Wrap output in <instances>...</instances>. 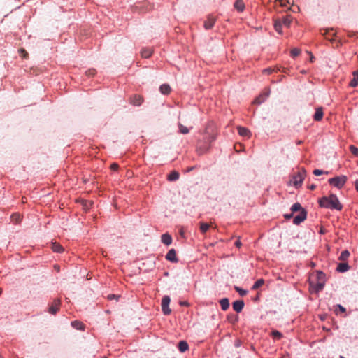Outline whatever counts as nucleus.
Masks as SVG:
<instances>
[{
  "label": "nucleus",
  "mask_w": 358,
  "mask_h": 358,
  "mask_svg": "<svg viewBox=\"0 0 358 358\" xmlns=\"http://www.w3.org/2000/svg\"><path fill=\"white\" fill-rule=\"evenodd\" d=\"M320 206L326 208L336 209L341 210L343 208L335 194H331L329 196H324L320 200Z\"/></svg>",
  "instance_id": "nucleus-1"
},
{
  "label": "nucleus",
  "mask_w": 358,
  "mask_h": 358,
  "mask_svg": "<svg viewBox=\"0 0 358 358\" xmlns=\"http://www.w3.org/2000/svg\"><path fill=\"white\" fill-rule=\"evenodd\" d=\"M346 181L347 177L345 176H337L335 178H330L329 180V182L330 185L338 188H341L342 187H343Z\"/></svg>",
  "instance_id": "nucleus-2"
},
{
  "label": "nucleus",
  "mask_w": 358,
  "mask_h": 358,
  "mask_svg": "<svg viewBox=\"0 0 358 358\" xmlns=\"http://www.w3.org/2000/svg\"><path fill=\"white\" fill-rule=\"evenodd\" d=\"M306 177V171L304 169H301L298 172V173L293 177V184L295 187L301 185L303 182L304 178Z\"/></svg>",
  "instance_id": "nucleus-3"
},
{
  "label": "nucleus",
  "mask_w": 358,
  "mask_h": 358,
  "mask_svg": "<svg viewBox=\"0 0 358 358\" xmlns=\"http://www.w3.org/2000/svg\"><path fill=\"white\" fill-rule=\"evenodd\" d=\"M170 301L171 299L168 296H164L162 300V309L164 314L166 315H169L171 312V310L169 307Z\"/></svg>",
  "instance_id": "nucleus-4"
},
{
  "label": "nucleus",
  "mask_w": 358,
  "mask_h": 358,
  "mask_svg": "<svg viewBox=\"0 0 358 358\" xmlns=\"http://www.w3.org/2000/svg\"><path fill=\"white\" fill-rule=\"evenodd\" d=\"M61 301L59 299H55L49 307L48 312L52 315H55L59 310Z\"/></svg>",
  "instance_id": "nucleus-5"
},
{
  "label": "nucleus",
  "mask_w": 358,
  "mask_h": 358,
  "mask_svg": "<svg viewBox=\"0 0 358 358\" xmlns=\"http://www.w3.org/2000/svg\"><path fill=\"white\" fill-rule=\"evenodd\" d=\"M306 217H307V212L305 209H302L300 212H299V214L298 215H296V217H294V220H293V223L294 224H301L302 222H303L306 219Z\"/></svg>",
  "instance_id": "nucleus-6"
},
{
  "label": "nucleus",
  "mask_w": 358,
  "mask_h": 358,
  "mask_svg": "<svg viewBox=\"0 0 358 358\" xmlns=\"http://www.w3.org/2000/svg\"><path fill=\"white\" fill-rule=\"evenodd\" d=\"M216 22V17L213 15H208L207 19L204 22V28L206 29H210L214 26Z\"/></svg>",
  "instance_id": "nucleus-7"
},
{
  "label": "nucleus",
  "mask_w": 358,
  "mask_h": 358,
  "mask_svg": "<svg viewBox=\"0 0 358 358\" xmlns=\"http://www.w3.org/2000/svg\"><path fill=\"white\" fill-rule=\"evenodd\" d=\"M269 94L270 90L265 89L264 91L255 99L254 103L257 104H260L263 103L268 97Z\"/></svg>",
  "instance_id": "nucleus-8"
},
{
  "label": "nucleus",
  "mask_w": 358,
  "mask_h": 358,
  "mask_svg": "<svg viewBox=\"0 0 358 358\" xmlns=\"http://www.w3.org/2000/svg\"><path fill=\"white\" fill-rule=\"evenodd\" d=\"M129 103L134 106H139L143 102V98L138 94H135L133 96L130 97Z\"/></svg>",
  "instance_id": "nucleus-9"
},
{
  "label": "nucleus",
  "mask_w": 358,
  "mask_h": 358,
  "mask_svg": "<svg viewBox=\"0 0 358 358\" xmlns=\"http://www.w3.org/2000/svg\"><path fill=\"white\" fill-rule=\"evenodd\" d=\"M166 259L172 262H177L178 258L176 257V252L174 249H171L166 255Z\"/></svg>",
  "instance_id": "nucleus-10"
},
{
  "label": "nucleus",
  "mask_w": 358,
  "mask_h": 358,
  "mask_svg": "<svg viewBox=\"0 0 358 358\" xmlns=\"http://www.w3.org/2000/svg\"><path fill=\"white\" fill-rule=\"evenodd\" d=\"M243 307L244 302L242 300L236 301L233 303V309L237 313L241 312Z\"/></svg>",
  "instance_id": "nucleus-11"
},
{
  "label": "nucleus",
  "mask_w": 358,
  "mask_h": 358,
  "mask_svg": "<svg viewBox=\"0 0 358 358\" xmlns=\"http://www.w3.org/2000/svg\"><path fill=\"white\" fill-rule=\"evenodd\" d=\"M237 129L239 135H241V136L249 138L251 135L250 131L247 128L238 127Z\"/></svg>",
  "instance_id": "nucleus-12"
},
{
  "label": "nucleus",
  "mask_w": 358,
  "mask_h": 358,
  "mask_svg": "<svg viewBox=\"0 0 358 358\" xmlns=\"http://www.w3.org/2000/svg\"><path fill=\"white\" fill-rule=\"evenodd\" d=\"M161 241L166 245H169L172 243V237L169 234H164L162 236Z\"/></svg>",
  "instance_id": "nucleus-13"
},
{
  "label": "nucleus",
  "mask_w": 358,
  "mask_h": 358,
  "mask_svg": "<svg viewBox=\"0 0 358 358\" xmlns=\"http://www.w3.org/2000/svg\"><path fill=\"white\" fill-rule=\"evenodd\" d=\"M349 268H350V267H349L348 263L342 262V263H339L338 264L336 270L338 272L343 273V272L348 271Z\"/></svg>",
  "instance_id": "nucleus-14"
},
{
  "label": "nucleus",
  "mask_w": 358,
  "mask_h": 358,
  "mask_svg": "<svg viewBox=\"0 0 358 358\" xmlns=\"http://www.w3.org/2000/svg\"><path fill=\"white\" fill-rule=\"evenodd\" d=\"M353 78L350 82V86L355 87L358 85V71H355L352 73Z\"/></svg>",
  "instance_id": "nucleus-15"
},
{
  "label": "nucleus",
  "mask_w": 358,
  "mask_h": 358,
  "mask_svg": "<svg viewBox=\"0 0 358 358\" xmlns=\"http://www.w3.org/2000/svg\"><path fill=\"white\" fill-rule=\"evenodd\" d=\"M323 117V109L320 107L316 109L315 113L314 115V120L315 121H320Z\"/></svg>",
  "instance_id": "nucleus-16"
},
{
  "label": "nucleus",
  "mask_w": 358,
  "mask_h": 358,
  "mask_svg": "<svg viewBox=\"0 0 358 358\" xmlns=\"http://www.w3.org/2000/svg\"><path fill=\"white\" fill-rule=\"evenodd\" d=\"M280 20L281 21L282 25L289 27L292 22V17L291 15H286Z\"/></svg>",
  "instance_id": "nucleus-17"
},
{
  "label": "nucleus",
  "mask_w": 358,
  "mask_h": 358,
  "mask_svg": "<svg viewBox=\"0 0 358 358\" xmlns=\"http://www.w3.org/2000/svg\"><path fill=\"white\" fill-rule=\"evenodd\" d=\"M160 92L163 94H169L171 91V87L168 84H163L159 87Z\"/></svg>",
  "instance_id": "nucleus-18"
},
{
  "label": "nucleus",
  "mask_w": 358,
  "mask_h": 358,
  "mask_svg": "<svg viewBox=\"0 0 358 358\" xmlns=\"http://www.w3.org/2000/svg\"><path fill=\"white\" fill-rule=\"evenodd\" d=\"M51 245H52L51 246L52 250L55 252L60 253V252H63V250H64L63 247L59 243H57L56 242L52 243Z\"/></svg>",
  "instance_id": "nucleus-19"
},
{
  "label": "nucleus",
  "mask_w": 358,
  "mask_h": 358,
  "mask_svg": "<svg viewBox=\"0 0 358 358\" xmlns=\"http://www.w3.org/2000/svg\"><path fill=\"white\" fill-rule=\"evenodd\" d=\"M178 127L179 132L182 134H187L189 132L190 129L192 128V127L188 128L186 126L183 125L181 122H178Z\"/></svg>",
  "instance_id": "nucleus-20"
},
{
  "label": "nucleus",
  "mask_w": 358,
  "mask_h": 358,
  "mask_svg": "<svg viewBox=\"0 0 358 358\" xmlns=\"http://www.w3.org/2000/svg\"><path fill=\"white\" fill-rule=\"evenodd\" d=\"M220 304L223 310H227L229 308V301L227 298L222 299L220 301Z\"/></svg>",
  "instance_id": "nucleus-21"
},
{
  "label": "nucleus",
  "mask_w": 358,
  "mask_h": 358,
  "mask_svg": "<svg viewBox=\"0 0 358 358\" xmlns=\"http://www.w3.org/2000/svg\"><path fill=\"white\" fill-rule=\"evenodd\" d=\"M234 7L238 11L242 12L245 8V4L242 0H237L234 3Z\"/></svg>",
  "instance_id": "nucleus-22"
},
{
  "label": "nucleus",
  "mask_w": 358,
  "mask_h": 358,
  "mask_svg": "<svg viewBox=\"0 0 358 358\" xmlns=\"http://www.w3.org/2000/svg\"><path fill=\"white\" fill-rule=\"evenodd\" d=\"M152 53V50L150 48H145L142 49L141 54V56L144 58H148L151 56Z\"/></svg>",
  "instance_id": "nucleus-23"
},
{
  "label": "nucleus",
  "mask_w": 358,
  "mask_h": 358,
  "mask_svg": "<svg viewBox=\"0 0 358 358\" xmlns=\"http://www.w3.org/2000/svg\"><path fill=\"white\" fill-rule=\"evenodd\" d=\"M71 325L73 328L78 330H84L85 325L80 321L75 320L71 322Z\"/></svg>",
  "instance_id": "nucleus-24"
},
{
  "label": "nucleus",
  "mask_w": 358,
  "mask_h": 358,
  "mask_svg": "<svg viewBox=\"0 0 358 358\" xmlns=\"http://www.w3.org/2000/svg\"><path fill=\"white\" fill-rule=\"evenodd\" d=\"M178 349L181 352H184L188 350V344L185 341H181L178 343Z\"/></svg>",
  "instance_id": "nucleus-25"
},
{
  "label": "nucleus",
  "mask_w": 358,
  "mask_h": 358,
  "mask_svg": "<svg viewBox=\"0 0 358 358\" xmlns=\"http://www.w3.org/2000/svg\"><path fill=\"white\" fill-rule=\"evenodd\" d=\"M180 174L178 172L173 171L170 173L168 176V180L169 181H175L179 178Z\"/></svg>",
  "instance_id": "nucleus-26"
},
{
  "label": "nucleus",
  "mask_w": 358,
  "mask_h": 358,
  "mask_svg": "<svg viewBox=\"0 0 358 358\" xmlns=\"http://www.w3.org/2000/svg\"><path fill=\"white\" fill-rule=\"evenodd\" d=\"M210 224L204 222H200V230L202 234H205L210 227Z\"/></svg>",
  "instance_id": "nucleus-27"
},
{
  "label": "nucleus",
  "mask_w": 358,
  "mask_h": 358,
  "mask_svg": "<svg viewBox=\"0 0 358 358\" xmlns=\"http://www.w3.org/2000/svg\"><path fill=\"white\" fill-rule=\"evenodd\" d=\"M264 284V280L263 279H259L257 280L255 284L253 285L252 289H257L260 287H262Z\"/></svg>",
  "instance_id": "nucleus-28"
},
{
  "label": "nucleus",
  "mask_w": 358,
  "mask_h": 358,
  "mask_svg": "<svg viewBox=\"0 0 358 358\" xmlns=\"http://www.w3.org/2000/svg\"><path fill=\"white\" fill-rule=\"evenodd\" d=\"M275 29L277 32L281 34L282 33V22L280 20H276L274 24Z\"/></svg>",
  "instance_id": "nucleus-29"
},
{
  "label": "nucleus",
  "mask_w": 358,
  "mask_h": 358,
  "mask_svg": "<svg viewBox=\"0 0 358 358\" xmlns=\"http://www.w3.org/2000/svg\"><path fill=\"white\" fill-rule=\"evenodd\" d=\"M302 209H303L301 204L299 203H295L294 204L292 205V208H291V210L292 213H295V212H297V211H301Z\"/></svg>",
  "instance_id": "nucleus-30"
},
{
  "label": "nucleus",
  "mask_w": 358,
  "mask_h": 358,
  "mask_svg": "<svg viewBox=\"0 0 358 358\" xmlns=\"http://www.w3.org/2000/svg\"><path fill=\"white\" fill-rule=\"evenodd\" d=\"M349 256H350V252L348 250H343V251H342V252L339 257V259L341 261H345L348 259Z\"/></svg>",
  "instance_id": "nucleus-31"
},
{
  "label": "nucleus",
  "mask_w": 358,
  "mask_h": 358,
  "mask_svg": "<svg viewBox=\"0 0 358 358\" xmlns=\"http://www.w3.org/2000/svg\"><path fill=\"white\" fill-rule=\"evenodd\" d=\"M11 220L15 223H18L21 221L22 217L20 214L19 213H14L11 215Z\"/></svg>",
  "instance_id": "nucleus-32"
},
{
  "label": "nucleus",
  "mask_w": 358,
  "mask_h": 358,
  "mask_svg": "<svg viewBox=\"0 0 358 358\" xmlns=\"http://www.w3.org/2000/svg\"><path fill=\"white\" fill-rule=\"evenodd\" d=\"M234 289L235 290L239 293V294L241 296H243L247 294L248 292L245 289H243L242 288L239 287H237V286H235L234 287Z\"/></svg>",
  "instance_id": "nucleus-33"
},
{
  "label": "nucleus",
  "mask_w": 358,
  "mask_h": 358,
  "mask_svg": "<svg viewBox=\"0 0 358 358\" xmlns=\"http://www.w3.org/2000/svg\"><path fill=\"white\" fill-rule=\"evenodd\" d=\"M271 335L275 339H280L282 336V334L278 331H273Z\"/></svg>",
  "instance_id": "nucleus-34"
},
{
  "label": "nucleus",
  "mask_w": 358,
  "mask_h": 358,
  "mask_svg": "<svg viewBox=\"0 0 358 358\" xmlns=\"http://www.w3.org/2000/svg\"><path fill=\"white\" fill-rule=\"evenodd\" d=\"M350 150L351 152V153L355 156H357L358 155V148L357 147H355V145H350Z\"/></svg>",
  "instance_id": "nucleus-35"
},
{
  "label": "nucleus",
  "mask_w": 358,
  "mask_h": 358,
  "mask_svg": "<svg viewBox=\"0 0 358 358\" xmlns=\"http://www.w3.org/2000/svg\"><path fill=\"white\" fill-rule=\"evenodd\" d=\"M301 52V50L298 48H294L291 50V55L293 57H297Z\"/></svg>",
  "instance_id": "nucleus-36"
},
{
  "label": "nucleus",
  "mask_w": 358,
  "mask_h": 358,
  "mask_svg": "<svg viewBox=\"0 0 358 358\" xmlns=\"http://www.w3.org/2000/svg\"><path fill=\"white\" fill-rule=\"evenodd\" d=\"M19 52H20V53L21 54V56L23 58H27L28 53L26 52V50L24 49L21 48V49L19 50Z\"/></svg>",
  "instance_id": "nucleus-37"
},
{
  "label": "nucleus",
  "mask_w": 358,
  "mask_h": 358,
  "mask_svg": "<svg viewBox=\"0 0 358 358\" xmlns=\"http://www.w3.org/2000/svg\"><path fill=\"white\" fill-rule=\"evenodd\" d=\"M329 31H330L329 30H327V31H325V32H324V33H323L322 34L325 36V38H326L327 39H328V40H329V41H333V40H334L333 37L329 38V37L328 36V35H329ZM334 35H335V34H334V33H333V34H332V36H334Z\"/></svg>",
  "instance_id": "nucleus-38"
},
{
  "label": "nucleus",
  "mask_w": 358,
  "mask_h": 358,
  "mask_svg": "<svg viewBox=\"0 0 358 358\" xmlns=\"http://www.w3.org/2000/svg\"><path fill=\"white\" fill-rule=\"evenodd\" d=\"M96 73V70L94 69H89L86 71V74L88 76H93Z\"/></svg>",
  "instance_id": "nucleus-39"
},
{
  "label": "nucleus",
  "mask_w": 358,
  "mask_h": 358,
  "mask_svg": "<svg viewBox=\"0 0 358 358\" xmlns=\"http://www.w3.org/2000/svg\"><path fill=\"white\" fill-rule=\"evenodd\" d=\"M324 287V283L323 282H318L317 284V287H316V289L317 291H320L323 289Z\"/></svg>",
  "instance_id": "nucleus-40"
},
{
  "label": "nucleus",
  "mask_w": 358,
  "mask_h": 358,
  "mask_svg": "<svg viewBox=\"0 0 358 358\" xmlns=\"http://www.w3.org/2000/svg\"><path fill=\"white\" fill-rule=\"evenodd\" d=\"M119 168V165L116 163H113L110 165V169L113 171H117Z\"/></svg>",
  "instance_id": "nucleus-41"
},
{
  "label": "nucleus",
  "mask_w": 358,
  "mask_h": 358,
  "mask_svg": "<svg viewBox=\"0 0 358 358\" xmlns=\"http://www.w3.org/2000/svg\"><path fill=\"white\" fill-rule=\"evenodd\" d=\"M313 173H314V175L317 176L322 175L323 173V171L322 170H320V169H315L313 171Z\"/></svg>",
  "instance_id": "nucleus-42"
},
{
  "label": "nucleus",
  "mask_w": 358,
  "mask_h": 358,
  "mask_svg": "<svg viewBox=\"0 0 358 358\" xmlns=\"http://www.w3.org/2000/svg\"><path fill=\"white\" fill-rule=\"evenodd\" d=\"M119 297V296L117 295H115V294H109L108 296V299L109 300H113V299H117V298Z\"/></svg>",
  "instance_id": "nucleus-43"
},
{
  "label": "nucleus",
  "mask_w": 358,
  "mask_h": 358,
  "mask_svg": "<svg viewBox=\"0 0 358 358\" xmlns=\"http://www.w3.org/2000/svg\"><path fill=\"white\" fill-rule=\"evenodd\" d=\"M273 71V69H271V68H268V69H266L263 71L264 73H271Z\"/></svg>",
  "instance_id": "nucleus-44"
},
{
  "label": "nucleus",
  "mask_w": 358,
  "mask_h": 358,
  "mask_svg": "<svg viewBox=\"0 0 358 358\" xmlns=\"http://www.w3.org/2000/svg\"><path fill=\"white\" fill-rule=\"evenodd\" d=\"M241 241H240L239 240H238V241H236L235 242V245H236V247L239 248V247L241 246Z\"/></svg>",
  "instance_id": "nucleus-45"
},
{
  "label": "nucleus",
  "mask_w": 358,
  "mask_h": 358,
  "mask_svg": "<svg viewBox=\"0 0 358 358\" xmlns=\"http://www.w3.org/2000/svg\"><path fill=\"white\" fill-rule=\"evenodd\" d=\"M292 217V214H289V215L286 214V215H285V219H287V220L290 219Z\"/></svg>",
  "instance_id": "nucleus-46"
},
{
  "label": "nucleus",
  "mask_w": 358,
  "mask_h": 358,
  "mask_svg": "<svg viewBox=\"0 0 358 358\" xmlns=\"http://www.w3.org/2000/svg\"><path fill=\"white\" fill-rule=\"evenodd\" d=\"M215 139V134H212V136H210V141H213Z\"/></svg>",
  "instance_id": "nucleus-47"
},
{
  "label": "nucleus",
  "mask_w": 358,
  "mask_h": 358,
  "mask_svg": "<svg viewBox=\"0 0 358 358\" xmlns=\"http://www.w3.org/2000/svg\"><path fill=\"white\" fill-rule=\"evenodd\" d=\"M285 2L289 3L288 0H282L281 1V5H282V6L285 5Z\"/></svg>",
  "instance_id": "nucleus-48"
},
{
  "label": "nucleus",
  "mask_w": 358,
  "mask_h": 358,
  "mask_svg": "<svg viewBox=\"0 0 358 358\" xmlns=\"http://www.w3.org/2000/svg\"><path fill=\"white\" fill-rule=\"evenodd\" d=\"M338 306H339L340 310H341L342 312H345V308H343V306H340V305H339Z\"/></svg>",
  "instance_id": "nucleus-49"
},
{
  "label": "nucleus",
  "mask_w": 358,
  "mask_h": 358,
  "mask_svg": "<svg viewBox=\"0 0 358 358\" xmlns=\"http://www.w3.org/2000/svg\"><path fill=\"white\" fill-rule=\"evenodd\" d=\"M315 185H312L310 187V189H315Z\"/></svg>",
  "instance_id": "nucleus-50"
},
{
  "label": "nucleus",
  "mask_w": 358,
  "mask_h": 358,
  "mask_svg": "<svg viewBox=\"0 0 358 358\" xmlns=\"http://www.w3.org/2000/svg\"><path fill=\"white\" fill-rule=\"evenodd\" d=\"M321 275H324L323 273L322 272H320L318 273V278H320V276Z\"/></svg>",
  "instance_id": "nucleus-51"
},
{
  "label": "nucleus",
  "mask_w": 358,
  "mask_h": 358,
  "mask_svg": "<svg viewBox=\"0 0 358 358\" xmlns=\"http://www.w3.org/2000/svg\"><path fill=\"white\" fill-rule=\"evenodd\" d=\"M280 71V69H279ZM281 71L284 72V73H287V69L285 68H282V69L281 70Z\"/></svg>",
  "instance_id": "nucleus-52"
},
{
  "label": "nucleus",
  "mask_w": 358,
  "mask_h": 358,
  "mask_svg": "<svg viewBox=\"0 0 358 358\" xmlns=\"http://www.w3.org/2000/svg\"><path fill=\"white\" fill-rule=\"evenodd\" d=\"M355 186H356V189L358 192V180L356 182Z\"/></svg>",
  "instance_id": "nucleus-53"
},
{
  "label": "nucleus",
  "mask_w": 358,
  "mask_h": 358,
  "mask_svg": "<svg viewBox=\"0 0 358 358\" xmlns=\"http://www.w3.org/2000/svg\"><path fill=\"white\" fill-rule=\"evenodd\" d=\"M193 169H194V167H189V168H188L187 171H192Z\"/></svg>",
  "instance_id": "nucleus-54"
},
{
  "label": "nucleus",
  "mask_w": 358,
  "mask_h": 358,
  "mask_svg": "<svg viewBox=\"0 0 358 358\" xmlns=\"http://www.w3.org/2000/svg\"><path fill=\"white\" fill-rule=\"evenodd\" d=\"M313 59H314V57L311 55V57H310V61H311V62H313Z\"/></svg>",
  "instance_id": "nucleus-55"
},
{
  "label": "nucleus",
  "mask_w": 358,
  "mask_h": 358,
  "mask_svg": "<svg viewBox=\"0 0 358 358\" xmlns=\"http://www.w3.org/2000/svg\"><path fill=\"white\" fill-rule=\"evenodd\" d=\"M181 304H182V305H186V304H187V302L182 303Z\"/></svg>",
  "instance_id": "nucleus-56"
},
{
  "label": "nucleus",
  "mask_w": 358,
  "mask_h": 358,
  "mask_svg": "<svg viewBox=\"0 0 358 358\" xmlns=\"http://www.w3.org/2000/svg\"><path fill=\"white\" fill-rule=\"evenodd\" d=\"M1 293H2V289H0V295L1 294Z\"/></svg>",
  "instance_id": "nucleus-57"
},
{
  "label": "nucleus",
  "mask_w": 358,
  "mask_h": 358,
  "mask_svg": "<svg viewBox=\"0 0 358 358\" xmlns=\"http://www.w3.org/2000/svg\"><path fill=\"white\" fill-rule=\"evenodd\" d=\"M339 358H345V357H343V356H340V357H339Z\"/></svg>",
  "instance_id": "nucleus-58"
},
{
  "label": "nucleus",
  "mask_w": 358,
  "mask_h": 358,
  "mask_svg": "<svg viewBox=\"0 0 358 358\" xmlns=\"http://www.w3.org/2000/svg\"><path fill=\"white\" fill-rule=\"evenodd\" d=\"M0 358H2V357L0 356Z\"/></svg>",
  "instance_id": "nucleus-59"
},
{
  "label": "nucleus",
  "mask_w": 358,
  "mask_h": 358,
  "mask_svg": "<svg viewBox=\"0 0 358 358\" xmlns=\"http://www.w3.org/2000/svg\"><path fill=\"white\" fill-rule=\"evenodd\" d=\"M103 358H106V357H103Z\"/></svg>",
  "instance_id": "nucleus-60"
}]
</instances>
